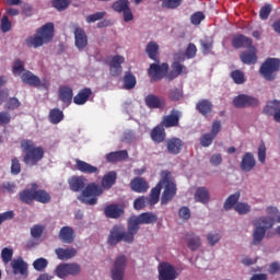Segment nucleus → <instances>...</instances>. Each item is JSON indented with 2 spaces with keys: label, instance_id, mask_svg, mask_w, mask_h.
I'll use <instances>...</instances> for the list:
<instances>
[{
  "label": "nucleus",
  "instance_id": "42",
  "mask_svg": "<svg viewBox=\"0 0 280 280\" xmlns=\"http://www.w3.org/2000/svg\"><path fill=\"white\" fill-rule=\"evenodd\" d=\"M159 200H161V184H156V186L151 189L147 201L150 207H154V205L159 203Z\"/></svg>",
  "mask_w": 280,
  "mask_h": 280
},
{
  "label": "nucleus",
  "instance_id": "36",
  "mask_svg": "<svg viewBox=\"0 0 280 280\" xmlns=\"http://www.w3.org/2000/svg\"><path fill=\"white\" fill-rule=\"evenodd\" d=\"M115 183H117V172L112 171L103 176L101 187H103V189H110Z\"/></svg>",
  "mask_w": 280,
  "mask_h": 280
},
{
  "label": "nucleus",
  "instance_id": "48",
  "mask_svg": "<svg viewBox=\"0 0 280 280\" xmlns=\"http://www.w3.org/2000/svg\"><path fill=\"white\" fill-rule=\"evenodd\" d=\"M47 266H49V261L47 260V258H37L33 262V268L37 272H43V270H45V268H47Z\"/></svg>",
  "mask_w": 280,
  "mask_h": 280
},
{
  "label": "nucleus",
  "instance_id": "9",
  "mask_svg": "<svg viewBox=\"0 0 280 280\" xmlns=\"http://www.w3.org/2000/svg\"><path fill=\"white\" fill-rule=\"evenodd\" d=\"M280 69V59L268 58L260 67V74L268 82H272L277 78V71Z\"/></svg>",
  "mask_w": 280,
  "mask_h": 280
},
{
  "label": "nucleus",
  "instance_id": "7",
  "mask_svg": "<svg viewBox=\"0 0 280 280\" xmlns=\"http://www.w3.org/2000/svg\"><path fill=\"white\" fill-rule=\"evenodd\" d=\"M129 224L131 225V231L139 233L141 224H154L159 222V217L152 212H142L139 215H132L128 219Z\"/></svg>",
  "mask_w": 280,
  "mask_h": 280
},
{
  "label": "nucleus",
  "instance_id": "45",
  "mask_svg": "<svg viewBox=\"0 0 280 280\" xmlns=\"http://www.w3.org/2000/svg\"><path fill=\"white\" fill-rule=\"evenodd\" d=\"M124 88L127 91H131V89H135L137 86V78L131 72H126L122 79Z\"/></svg>",
  "mask_w": 280,
  "mask_h": 280
},
{
  "label": "nucleus",
  "instance_id": "28",
  "mask_svg": "<svg viewBox=\"0 0 280 280\" xmlns=\"http://www.w3.org/2000/svg\"><path fill=\"white\" fill-rule=\"evenodd\" d=\"M104 213L106 218L117 220V218H121V215H124V208H121L119 205L112 203L104 208Z\"/></svg>",
  "mask_w": 280,
  "mask_h": 280
},
{
  "label": "nucleus",
  "instance_id": "41",
  "mask_svg": "<svg viewBox=\"0 0 280 280\" xmlns=\"http://www.w3.org/2000/svg\"><path fill=\"white\" fill-rule=\"evenodd\" d=\"M35 202L40 205H49L51 202V195L45 189H35Z\"/></svg>",
  "mask_w": 280,
  "mask_h": 280
},
{
  "label": "nucleus",
  "instance_id": "6",
  "mask_svg": "<svg viewBox=\"0 0 280 280\" xmlns=\"http://www.w3.org/2000/svg\"><path fill=\"white\" fill-rule=\"evenodd\" d=\"M102 194H104V188L101 185L95 183H90L82 190V194L79 197V200L83 205L93 206L97 202V197L102 196Z\"/></svg>",
  "mask_w": 280,
  "mask_h": 280
},
{
  "label": "nucleus",
  "instance_id": "59",
  "mask_svg": "<svg viewBox=\"0 0 280 280\" xmlns=\"http://www.w3.org/2000/svg\"><path fill=\"white\" fill-rule=\"evenodd\" d=\"M213 139H215V137L211 133H206L200 138V145H202V148H209V145L213 143Z\"/></svg>",
  "mask_w": 280,
  "mask_h": 280
},
{
  "label": "nucleus",
  "instance_id": "11",
  "mask_svg": "<svg viewBox=\"0 0 280 280\" xmlns=\"http://www.w3.org/2000/svg\"><path fill=\"white\" fill-rule=\"evenodd\" d=\"M167 71H170V65L167 63H151L148 69V75L150 78V82H159L164 78H167Z\"/></svg>",
  "mask_w": 280,
  "mask_h": 280
},
{
  "label": "nucleus",
  "instance_id": "61",
  "mask_svg": "<svg viewBox=\"0 0 280 280\" xmlns=\"http://www.w3.org/2000/svg\"><path fill=\"white\" fill-rule=\"evenodd\" d=\"M270 12H272V5L270 4H265L264 7H261L260 11H259V16L262 21L268 20V16H270Z\"/></svg>",
  "mask_w": 280,
  "mask_h": 280
},
{
  "label": "nucleus",
  "instance_id": "27",
  "mask_svg": "<svg viewBox=\"0 0 280 280\" xmlns=\"http://www.w3.org/2000/svg\"><path fill=\"white\" fill-rule=\"evenodd\" d=\"M196 110L203 117H207L213 113V103L207 98H202L196 104Z\"/></svg>",
  "mask_w": 280,
  "mask_h": 280
},
{
  "label": "nucleus",
  "instance_id": "52",
  "mask_svg": "<svg viewBox=\"0 0 280 280\" xmlns=\"http://www.w3.org/2000/svg\"><path fill=\"white\" fill-rule=\"evenodd\" d=\"M234 209L236 213H240V215H246V213H250V205L246 202L236 203Z\"/></svg>",
  "mask_w": 280,
  "mask_h": 280
},
{
  "label": "nucleus",
  "instance_id": "25",
  "mask_svg": "<svg viewBox=\"0 0 280 280\" xmlns=\"http://www.w3.org/2000/svg\"><path fill=\"white\" fill-rule=\"evenodd\" d=\"M55 254L57 255L58 259L61 261H69V259H73L75 255H78V249L73 247L62 248L59 247L55 249Z\"/></svg>",
  "mask_w": 280,
  "mask_h": 280
},
{
  "label": "nucleus",
  "instance_id": "12",
  "mask_svg": "<svg viewBox=\"0 0 280 280\" xmlns=\"http://www.w3.org/2000/svg\"><path fill=\"white\" fill-rule=\"evenodd\" d=\"M22 82L24 84H28V86H34L35 89H49V82L46 79L40 80V78L36 77L32 71H24L21 75Z\"/></svg>",
  "mask_w": 280,
  "mask_h": 280
},
{
  "label": "nucleus",
  "instance_id": "47",
  "mask_svg": "<svg viewBox=\"0 0 280 280\" xmlns=\"http://www.w3.org/2000/svg\"><path fill=\"white\" fill-rule=\"evenodd\" d=\"M51 5L58 12H65L71 5V0H51Z\"/></svg>",
  "mask_w": 280,
  "mask_h": 280
},
{
  "label": "nucleus",
  "instance_id": "39",
  "mask_svg": "<svg viewBox=\"0 0 280 280\" xmlns=\"http://www.w3.org/2000/svg\"><path fill=\"white\" fill-rule=\"evenodd\" d=\"M280 109V101L272 100L267 102L266 106L262 109L264 115L267 117H273L275 113Z\"/></svg>",
  "mask_w": 280,
  "mask_h": 280
},
{
  "label": "nucleus",
  "instance_id": "29",
  "mask_svg": "<svg viewBox=\"0 0 280 280\" xmlns=\"http://www.w3.org/2000/svg\"><path fill=\"white\" fill-rule=\"evenodd\" d=\"M91 95H93L91 88H84L73 97V103L77 104V106H84Z\"/></svg>",
  "mask_w": 280,
  "mask_h": 280
},
{
  "label": "nucleus",
  "instance_id": "57",
  "mask_svg": "<svg viewBox=\"0 0 280 280\" xmlns=\"http://www.w3.org/2000/svg\"><path fill=\"white\" fill-rule=\"evenodd\" d=\"M25 71V66L21 59H18L13 63V75H21Z\"/></svg>",
  "mask_w": 280,
  "mask_h": 280
},
{
  "label": "nucleus",
  "instance_id": "44",
  "mask_svg": "<svg viewBox=\"0 0 280 280\" xmlns=\"http://www.w3.org/2000/svg\"><path fill=\"white\" fill-rule=\"evenodd\" d=\"M48 119L50 124L58 125L65 119V113L59 108H52L49 112Z\"/></svg>",
  "mask_w": 280,
  "mask_h": 280
},
{
  "label": "nucleus",
  "instance_id": "38",
  "mask_svg": "<svg viewBox=\"0 0 280 280\" xmlns=\"http://www.w3.org/2000/svg\"><path fill=\"white\" fill-rule=\"evenodd\" d=\"M187 246L190 250L196 252L201 246L200 236L195 233L186 234Z\"/></svg>",
  "mask_w": 280,
  "mask_h": 280
},
{
  "label": "nucleus",
  "instance_id": "55",
  "mask_svg": "<svg viewBox=\"0 0 280 280\" xmlns=\"http://www.w3.org/2000/svg\"><path fill=\"white\" fill-rule=\"evenodd\" d=\"M147 202H148V197L145 196L138 197L133 201V209H136V211H141V209H145Z\"/></svg>",
  "mask_w": 280,
  "mask_h": 280
},
{
  "label": "nucleus",
  "instance_id": "54",
  "mask_svg": "<svg viewBox=\"0 0 280 280\" xmlns=\"http://www.w3.org/2000/svg\"><path fill=\"white\" fill-rule=\"evenodd\" d=\"M200 45H201L202 54H205L206 56H208V54H211L213 49V40L211 39L201 40Z\"/></svg>",
  "mask_w": 280,
  "mask_h": 280
},
{
  "label": "nucleus",
  "instance_id": "2",
  "mask_svg": "<svg viewBox=\"0 0 280 280\" xmlns=\"http://www.w3.org/2000/svg\"><path fill=\"white\" fill-rule=\"evenodd\" d=\"M161 189H164L161 196V205H170L176 198V194L178 188L176 187V183H174V177H172V173L170 171L161 172L160 183Z\"/></svg>",
  "mask_w": 280,
  "mask_h": 280
},
{
  "label": "nucleus",
  "instance_id": "37",
  "mask_svg": "<svg viewBox=\"0 0 280 280\" xmlns=\"http://www.w3.org/2000/svg\"><path fill=\"white\" fill-rule=\"evenodd\" d=\"M145 54L151 60H154V62H161L159 59V44H156V42H150L147 45Z\"/></svg>",
  "mask_w": 280,
  "mask_h": 280
},
{
  "label": "nucleus",
  "instance_id": "10",
  "mask_svg": "<svg viewBox=\"0 0 280 280\" xmlns=\"http://www.w3.org/2000/svg\"><path fill=\"white\" fill-rule=\"evenodd\" d=\"M128 267V257L120 255L115 258L112 269L110 278L112 280H124L126 276V268Z\"/></svg>",
  "mask_w": 280,
  "mask_h": 280
},
{
  "label": "nucleus",
  "instance_id": "3",
  "mask_svg": "<svg viewBox=\"0 0 280 280\" xmlns=\"http://www.w3.org/2000/svg\"><path fill=\"white\" fill-rule=\"evenodd\" d=\"M135 235L137 234L133 232L129 221L127 222V232L124 225H114L108 236V244H110V246H117L119 242L132 244L135 242Z\"/></svg>",
  "mask_w": 280,
  "mask_h": 280
},
{
  "label": "nucleus",
  "instance_id": "51",
  "mask_svg": "<svg viewBox=\"0 0 280 280\" xmlns=\"http://www.w3.org/2000/svg\"><path fill=\"white\" fill-rule=\"evenodd\" d=\"M162 1L163 8H167V10H176V8H180L183 5V0H160Z\"/></svg>",
  "mask_w": 280,
  "mask_h": 280
},
{
  "label": "nucleus",
  "instance_id": "24",
  "mask_svg": "<svg viewBox=\"0 0 280 280\" xmlns=\"http://www.w3.org/2000/svg\"><path fill=\"white\" fill-rule=\"evenodd\" d=\"M131 190L136 194H145L150 189V185L142 177H136L130 182Z\"/></svg>",
  "mask_w": 280,
  "mask_h": 280
},
{
  "label": "nucleus",
  "instance_id": "18",
  "mask_svg": "<svg viewBox=\"0 0 280 280\" xmlns=\"http://www.w3.org/2000/svg\"><path fill=\"white\" fill-rule=\"evenodd\" d=\"M36 189H38V184L33 183L31 185V188H26L20 191L19 198L21 202H23L24 205H32V202H34L35 200Z\"/></svg>",
  "mask_w": 280,
  "mask_h": 280
},
{
  "label": "nucleus",
  "instance_id": "64",
  "mask_svg": "<svg viewBox=\"0 0 280 280\" xmlns=\"http://www.w3.org/2000/svg\"><path fill=\"white\" fill-rule=\"evenodd\" d=\"M10 220H14L13 210H9V211L0 213V226H1V224H3V222H8Z\"/></svg>",
  "mask_w": 280,
  "mask_h": 280
},
{
  "label": "nucleus",
  "instance_id": "20",
  "mask_svg": "<svg viewBox=\"0 0 280 280\" xmlns=\"http://www.w3.org/2000/svg\"><path fill=\"white\" fill-rule=\"evenodd\" d=\"M74 45L77 49H84L86 45H89V36H86V32H84V28L77 27L74 30Z\"/></svg>",
  "mask_w": 280,
  "mask_h": 280
},
{
  "label": "nucleus",
  "instance_id": "60",
  "mask_svg": "<svg viewBox=\"0 0 280 280\" xmlns=\"http://www.w3.org/2000/svg\"><path fill=\"white\" fill-rule=\"evenodd\" d=\"M11 174H13V176L21 174V162L16 158L11 160Z\"/></svg>",
  "mask_w": 280,
  "mask_h": 280
},
{
  "label": "nucleus",
  "instance_id": "26",
  "mask_svg": "<svg viewBox=\"0 0 280 280\" xmlns=\"http://www.w3.org/2000/svg\"><path fill=\"white\" fill-rule=\"evenodd\" d=\"M232 46L234 49H242V47L248 48L253 46V39L243 34H240L232 38Z\"/></svg>",
  "mask_w": 280,
  "mask_h": 280
},
{
  "label": "nucleus",
  "instance_id": "33",
  "mask_svg": "<svg viewBox=\"0 0 280 280\" xmlns=\"http://www.w3.org/2000/svg\"><path fill=\"white\" fill-rule=\"evenodd\" d=\"M11 267L13 268V275H22L23 277H26L27 265L23 258L13 259Z\"/></svg>",
  "mask_w": 280,
  "mask_h": 280
},
{
  "label": "nucleus",
  "instance_id": "58",
  "mask_svg": "<svg viewBox=\"0 0 280 280\" xmlns=\"http://www.w3.org/2000/svg\"><path fill=\"white\" fill-rule=\"evenodd\" d=\"M43 231H45V226L43 225H33L31 228V235L32 237H34L35 240H38V237H42L43 236Z\"/></svg>",
  "mask_w": 280,
  "mask_h": 280
},
{
  "label": "nucleus",
  "instance_id": "8",
  "mask_svg": "<svg viewBox=\"0 0 280 280\" xmlns=\"http://www.w3.org/2000/svg\"><path fill=\"white\" fill-rule=\"evenodd\" d=\"M80 272H82V267L78 262H61L55 269V275L59 279L78 277Z\"/></svg>",
  "mask_w": 280,
  "mask_h": 280
},
{
  "label": "nucleus",
  "instance_id": "22",
  "mask_svg": "<svg viewBox=\"0 0 280 280\" xmlns=\"http://www.w3.org/2000/svg\"><path fill=\"white\" fill-rule=\"evenodd\" d=\"M187 74V68L180 63V61H174L172 63V70L166 74V80L172 82V80H176L178 75Z\"/></svg>",
  "mask_w": 280,
  "mask_h": 280
},
{
  "label": "nucleus",
  "instance_id": "16",
  "mask_svg": "<svg viewBox=\"0 0 280 280\" xmlns=\"http://www.w3.org/2000/svg\"><path fill=\"white\" fill-rule=\"evenodd\" d=\"M166 151L168 154H173L176 156L183 152V148H185V142L180 138H170L165 141Z\"/></svg>",
  "mask_w": 280,
  "mask_h": 280
},
{
  "label": "nucleus",
  "instance_id": "35",
  "mask_svg": "<svg viewBox=\"0 0 280 280\" xmlns=\"http://www.w3.org/2000/svg\"><path fill=\"white\" fill-rule=\"evenodd\" d=\"M144 102L148 108H163V106H165V101L154 94L147 95Z\"/></svg>",
  "mask_w": 280,
  "mask_h": 280
},
{
  "label": "nucleus",
  "instance_id": "1",
  "mask_svg": "<svg viewBox=\"0 0 280 280\" xmlns=\"http://www.w3.org/2000/svg\"><path fill=\"white\" fill-rule=\"evenodd\" d=\"M21 148L24 152L23 162L30 167L38 165L39 161H43L45 156V149L43 147H36L32 140H22Z\"/></svg>",
  "mask_w": 280,
  "mask_h": 280
},
{
  "label": "nucleus",
  "instance_id": "40",
  "mask_svg": "<svg viewBox=\"0 0 280 280\" xmlns=\"http://www.w3.org/2000/svg\"><path fill=\"white\" fill-rule=\"evenodd\" d=\"M195 198L197 202H201L202 205H207L209 200H211V195L209 194V189L207 187H199L195 192Z\"/></svg>",
  "mask_w": 280,
  "mask_h": 280
},
{
  "label": "nucleus",
  "instance_id": "17",
  "mask_svg": "<svg viewBox=\"0 0 280 280\" xmlns=\"http://www.w3.org/2000/svg\"><path fill=\"white\" fill-rule=\"evenodd\" d=\"M124 62H126V58L121 55H116L112 58L109 61V73L113 78H118V75L121 74V71H124L121 65H124Z\"/></svg>",
  "mask_w": 280,
  "mask_h": 280
},
{
  "label": "nucleus",
  "instance_id": "56",
  "mask_svg": "<svg viewBox=\"0 0 280 280\" xmlns=\"http://www.w3.org/2000/svg\"><path fill=\"white\" fill-rule=\"evenodd\" d=\"M106 16V11L96 12L86 16V23H95V21H102Z\"/></svg>",
  "mask_w": 280,
  "mask_h": 280
},
{
  "label": "nucleus",
  "instance_id": "5",
  "mask_svg": "<svg viewBox=\"0 0 280 280\" xmlns=\"http://www.w3.org/2000/svg\"><path fill=\"white\" fill-rule=\"evenodd\" d=\"M255 226L256 228L253 233V244L254 246H257L264 242L266 231L275 226V219H270L269 217H260L256 220Z\"/></svg>",
  "mask_w": 280,
  "mask_h": 280
},
{
  "label": "nucleus",
  "instance_id": "19",
  "mask_svg": "<svg viewBox=\"0 0 280 280\" xmlns=\"http://www.w3.org/2000/svg\"><path fill=\"white\" fill-rule=\"evenodd\" d=\"M240 58L243 65H257V48L249 46L247 50L241 52Z\"/></svg>",
  "mask_w": 280,
  "mask_h": 280
},
{
  "label": "nucleus",
  "instance_id": "21",
  "mask_svg": "<svg viewBox=\"0 0 280 280\" xmlns=\"http://www.w3.org/2000/svg\"><path fill=\"white\" fill-rule=\"evenodd\" d=\"M58 237L63 244H73V242H75V231L69 225L62 226Z\"/></svg>",
  "mask_w": 280,
  "mask_h": 280
},
{
  "label": "nucleus",
  "instance_id": "32",
  "mask_svg": "<svg viewBox=\"0 0 280 280\" xmlns=\"http://www.w3.org/2000/svg\"><path fill=\"white\" fill-rule=\"evenodd\" d=\"M165 127L163 125H158L151 130V139L154 143H163L165 141Z\"/></svg>",
  "mask_w": 280,
  "mask_h": 280
},
{
  "label": "nucleus",
  "instance_id": "50",
  "mask_svg": "<svg viewBox=\"0 0 280 280\" xmlns=\"http://www.w3.org/2000/svg\"><path fill=\"white\" fill-rule=\"evenodd\" d=\"M12 257H14V250L12 248L4 247L1 250V259L3 264L8 265L12 261Z\"/></svg>",
  "mask_w": 280,
  "mask_h": 280
},
{
  "label": "nucleus",
  "instance_id": "23",
  "mask_svg": "<svg viewBox=\"0 0 280 280\" xmlns=\"http://www.w3.org/2000/svg\"><path fill=\"white\" fill-rule=\"evenodd\" d=\"M255 165H257V160H255V155L250 152H246L241 161L242 172H253V170H255Z\"/></svg>",
  "mask_w": 280,
  "mask_h": 280
},
{
  "label": "nucleus",
  "instance_id": "49",
  "mask_svg": "<svg viewBox=\"0 0 280 280\" xmlns=\"http://www.w3.org/2000/svg\"><path fill=\"white\" fill-rule=\"evenodd\" d=\"M231 78L235 84H244V82H246V78L242 70H233L231 72Z\"/></svg>",
  "mask_w": 280,
  "mask_h": 280
},
{
  "label": "nucleus",
  "instance_id": "46",
  "mask_svg": "<svg viewBox=\"0 0 280 280\" xmlns=\"http://www.w3.org/2000/svg\"><path fill=\"white\" fill-rule=\"evenodd\" d=\"M130 8V1L128 0H117L113 3L112 9L114 12L121 13Z\"/></svg>",
  "mask_w": 280,
  "mask_h": 280
},
{
  "label": "nucleus",
  "instance_id": "4",
  "mask_svg": "<svg viewBox=\"0 0 280 280\" xmlns=\"http://www.w3.org/2000/svg\"><path fill=\"white\" fill-rule=\"evenodd\" d=\"M36 34L37 35L34 37H28L26 39L27 47L37 49V47H43L44 45L51 43V40H54V23L48 22L44 24L36 31Z\"/></svg>",
  "mask_w": 280,
  "mask_h": 280
},
{
  "label": "nucleus",
  "instance_id": "62",
  "mask_svg": "<svg viewBox=\"0 0 280 280\" xmlns=\"http://www.w3.org/2000/svg\"><path fill=\"white\" fill-rule=\"evenodd\" d=\"M220 238H221V236H220V233H218V232H211L207 236L208 244L210 246H215L218 244V242H220Z\"/></svg>",
  "mask_w": 280,
  "mask_h": 280
},
{
  "label": "nucleus",
  "instance_id": "15",
  "mask_svg": "<svg viewBox=\"0 0 280 280\" xmlns=\"http://www.w3.org/2000/svg\"><path fill=\"white\" fill-rule=\"evenodd\" d=\"M183 113L178 109H172L170 115H165L160 122L164 128H176L180 124Z\"/></svg>",
  "mask_w": 280,
  "mask_h": 280
},
{
  "label": "nucleus",
  "instance_id": "13",
  "mask_svg": "<svg viewBox=\"0 0 280 280\" xmlns=\"http://www.w3.org/2000/svg\"><path fill=\"white\" fill-rule=\"evenodd\" d=\"M235 108H257L259 98L246 94H240L233 98Z\"/></svg>",
  "mask_w": 280,
  "mask_h": 280
},
{
  "label": "nucleus",
  "instance_id": "34",
  "mask_svg": "<svg viewBox=\"0 0 280 280\" xmlns=\"http://www.w3.org/2000/svg\"><path fill=\"white\" fill-rule=\"evenodd\" d=\"M59 98L66 104V106H71L73 102V89L69 86H61L59 89Z\"/></svg>",
  "mask_w": 280,
  "mask_h": 280
},
{
  "label": "nucleus",
  "instance_id": "30",
  "mask_svg": "<svg viewBox=\"0 0 280 280\" xmlns=\"http://www.w3.org/2000/svg\"><path fill=\"white\" fill-rule=\"evenodd\" d=\"M68 183L71 191H82L86 187V178L84 176H72Z\"/></svg>",
  "mask_w": 280,
  "mask_h": 280
},
{
  "label": "nucleus",
  "instance_id": "43",
  "mask_svg": "<svg viewBox=\"0 0 280 280\" xmlns=\"http://www.w3.org/2000/svg\"><path fill=\"white\" fill-rule=\"evenodd\" d=\"M241 196H242V195L240 194V191L230 195V196L226 198V200H225V202H224V205H223V209H224L225 211H231V209H233V207H236V206H237Z\"/></svg>",
  "mask_w": 280,
  "mask_h": 280
},
{
  "label": "nucleus",
  "instance_id": "63",
  "mask_svg": "<svg viewBox=\"0 0 280 280\" xmlns=\"http://www.w3.org/2000/svg\"><path fill=\"white\" fill-rule=\"evenodd\" d=\"M198 51V48H196V44L190 43L188 44L187 48H186V58L191 59V58H196V54Z\"/></svg>",
  "mask_w": 280,
  "mask_h": 280
},
{
  "label": "nucleus",
  "instance_id": "31",
  "mask_svg": "<svg viewBox=\"0 0 280 280\" xmlns=\"http://www.w3.org/2000/svg\"><path fill=\"white\" fill-rule=\"evenodd\" d=\"M77 170L79 172H82V174H98L100 168L97 166H93L90 163L82 161V160H75Z\"/></svg>",
  "mask_w": 280,
  "mask_h": 280
},
{
  "label": "nucleus",
  "instance_id": "53",
  "mask_svg": "<svg viewBox=\"0 0 280 280\" xmlns=\"http://www.w3.org/2000/svg\"><path fill=\"white\" fill-rule=\"evenodd\" d=\"M182 97H183V90L178 88H174L168 91V100H171V102H178L180 101Z\"/></svg>",
  "mask_w": 280,
  "mask_h": 280
},
{
  "label": "nucleus",
  "instance_id": "14",
  "mask_svg": "<svg viewBox=\"0 0 280 280\" xmlns=\"http://www.w3.org/2000/svg\"><path fill=\"white\" fill-rule=\"evenodd\" d=\"M159 280H176L178 279V272L176 268L170 262H161L159 265Z\"/></svg>",
  "mask_w": 280,
  "mask_h": 280
}]
</instances>
